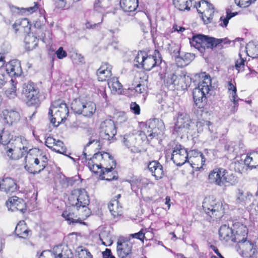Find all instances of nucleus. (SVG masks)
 <instances>
[{
	"mask_svg": "<svg viewBox=\"0 0 258 258\" xmlns=\"http://www.w3.org/2000/svg\"><path fill=\"white\" fill-rule=\"evenodd\" d=\"M28 141L23 137L17 136L12 140L9 145L5 147L4 150L7 156L13 160L19 159L27 153L25 157V169L33 174L39 173L47 164L45 156L34 157L28 151H31Z\"/></svg>",
	"mask_w": 258,
	"mask_h": 258,
	"instance_id": "1",
	"label": "nucleus"
},
{
	"mask_svg": "<svg viewBox=\"0 0 258 258\" xmlns=\"http://www.w3.org/2000/svg\"><path fill=\"white\" fill-rule=\"evenodd\" d=\"M90 131L92 135L91 137L89 142L86 145L84 151H83L84 156L86 158H87V154L85 151L88 147L92 145L93 147L95 148H100L101 146L100 145V139L110 141L113 138L116 134L115 124L113 121L111 119H106L101 123L99 139L94 138L96 136V134L93 130L91 129Z\"/></svg>",
	"mask_w": 258,
	"mask_h": 258,
	"instance_id": "2",
	"label": "nucleus"
},
{
	"mask_svg": "<svg viewBox=\"0 0 258 258\" xmlns=\"http://www.w3.org/2000/svg\"><path fill=\"white\" fill-rule=\"evenodd\" d=\"M70 204L76 207L79 216L88 217L89 210L87 206L90 203L89 198L85 189H75L72 191L69 198Z\"/></svg>",
	"mask_w": 258,
	"mask_h": 258,
	"instance_id": "3",
	"label": "nucleus"
},
{
	"mask_svg": "<svg viewBox=\"0 0 258 258\" xmlns=\"http://www.w3.org/2000/svg\"><path fill=\"white\" fill-rule=\"evenodd\" d=\"M69 113V109L65 103L60 100L53 102L48 112L49 116L52 117L50 122L54 126H58L60 122L66 119Z\"/></svg>",
	"mask_w": 258,
	"mask_h": 258,
	"instance_id": "4",
	"label": "nucleus"
},
{
	"mask_svg": "<svg viewBox=\"0 0 258 258\" xmlns=\"http://www.w3.org/2000/svg\"><path fill=\"white\" fill-rule=\"evenodd\" d=\"M222 42L221 39H216L203 34H199L192 37L190 43L192 46L201 53L205 52L206 48H213Z\"/></svg>",
	"mask_w": 258,
	"mask_h": 258,
	"instance_id": "5",
	"label": "nucleus"
},
{
	"mask_svg": "<svg viewBox=\"0 0 258 258\" xmlns=\"http://www.w3.org/2000/svg\"><path fill=\"white\" fill-rule=\"evenodd\" d=\"M71 108L75 113L90 117L95 112L96 105L93 102H87L79 98L73 101Z\"/></svg>",
	"mask_w": 258,
	"mask_h": 258,
	"instance_id": "6",
	"label": "nucleus"
},
{
	"mask_svg": "<svg viewBox=\"0 0 258 258\" xmlns=\"http://www.w3.org/2000/svg\"><path fill=\"white\" fill-rule=\"evenodd\" d=\"M39 91L32 82H28L23 84L22 94L28 106H37L39 104Z\"/></svg>",
	"mask_w": 258,
	"mask_h": 258,
	"instance_id": "7",
	"label": "nucleus"
},
{
	"mask_svg": "<svg viewBox=\"0 0 258 258\" xmlns=\"http://www.w3.org/2000/svg\"><path fill=\"white\" fill-rule=\"evenodd\" d=\"M167 86L173 85L177 90H184L190 86L191 78L184 73L176 76L174 74H170L165 80Z\"/></svg>",
	"mask_w": 258,
	"mask_h": 258,
	"instance_id": "8",
	"label": "nucleus"
},
{
	"mask_svg": "<svg viewBox=\"0 0 258 258\" xmlns=\"http://www.w3.org/2000/svg\"><path fill=\"white\" fill-rule=\"evenodd\" d=\"M209 180L211 183L219 186H227L232 184L228 172L222 168H216L212 171L209 173Z\"/></svg>",
	"mask_w": 258,
	"mask_h": 258,
	"instance_id": "9",
	"label": "nucleus"
},
{
	"mask_svg": "<svg viewBox=\"0 0 258 258\" xmlns=\"http://www.w3.org/2000/svg\"><path fill=\"white\" fill-rule=\"evenodd\" d=\"M191 122L188 114L183 111L178 112L175 123L174 131L179 135L183 136L188 133Z\"/></svg>",
	"mask_w": 258,
	"mask_h": 258,
	"instance_id": "10",
	"label": "nucleus"
},
{
	"mask_svg": "<svg viewBox=\"0 0 258 258\" xmlns=\"http://www.w3.org/2000/svg\"><path fill=\"white\" fill-rule=\"evenodd\" d=\"M203 207L205 212L211 217L213 216L218 218L223 215L224 208L221 202L205 200L203 203Z\"/></svg>",
	"mask_w": 258,
	"mask_h": 258,
	"instance_id": "11",
	"label": "nucleus"
},
{
	"mask_svg": "<svg viewBox=\"0 0 258 258\" xmlns=\"http://www.w3.org/2000/svg\"><path fill=\"white\" fill-rule=\"evenodd\" d=\"M199 13L202 14V18L205 24L211 23L215 13L213 6L206 1H201L199 3Z\"/></svg>",
	"mask_w": 258,
	"mask_h": 258,
	"instance_id": "12",
	"label": "nucleus"
},
{
	"mask_svg": "<svg viewBox=\"0 0 258 258\" xmlns=\"http://www.w3.org/2000/svg\"><path fill=\"white\" fill-rule=\"evenodd\" d=\"M71 254L70 250L67 246L58 245L54 247L52 251H43L39 258H69V255Z\"/></svg>",
	"mask_w": 258,
	"mask_h": 258,
	"instance_id": "13",
	"label": "nucleus"
},
{
	"mask_svg": "<svg viewBox=\"0 0 258 258\" xmlns=\"http://www.w3.org/2000/svg\"><path fill=\"white\" fill-rule=\"evenodd\" d=\"M171 159L178 166L188 161V154L187 150L180 144H176L172 148Z\"/></svg>",
	"mask_w": 258,
	"mask_h": 258,
	"instance_id": "14",
	"label": "nucleus"
},
{
	"mask_svg": "<svg viewBox=\"0 0 258 258\" xmlns=\"http://www.w3.org/2000/svg\"><path fill=\"white\" fill-rule=\"evenodd\" d=\"M122 142L123 145L133 153L140 152L141 140L138 134L129 133L124 135Z\"/></svg>",
	"mask_w": 258,
	"mask_h": 258,
	"instance_id": "15",
	"label": "nucleus"
},
{
	"mask_svg": "<svg viewBox=\"0 0 258 258\" xmlns=\"http://www.w3.org/2000/svg\"><path fill=\"white\" fill-rule=\"evenodd\" d=\"M242 232L240 226L236 231L235 235L233 234V230L226 225H222L219 230L220 239L225 240L226 242L229 241L232 242L237 241V239H239V237H240Z\"/></svg>",
	"mask_w": 258,
	"mask_h": 258,
	"instance_id": "16",
	"label": "nucleus"
},
{
	"mask_svg": "<svg viewBox=\"0 0 258 258\" xmlns=\"http://www.w3.org/2000/svg\"><path fill=\"white\" fill-rule=\"evenodd\" d=\"M148 124L149 130L147 132L146 136L151 139L157 137L164 128L163 122L156 118L150 119Z\"/></svg>",
	"mask_w": 258,
	"mask_h": 258,
	"instance_id": "17",
	"label": "nucleus"
},
{
	"mask_svg": "<svg viewBox=\"0 0 258 258\" xmlns=\"http://www.w3.org/2000/svg\"><path fill=\"white\" fill-rule=\"evenodd\" d=\"M161 61L160 53L159 51L155 50L153 55L145 56L142 68L147 71H150L156 66L159 65Z\"/></svg>",
	"mask_w": 258,
	"mask_h": 258,
	"instance_id": "18",
	"label": "nucleus"
},
{
	"mask_svg": "<svg viewBox=\"0 0 258 258\" xmlns=\"http://www.w3.org/2000/svg\"><path fill=\"white\" fill-rule=\"evenodd\" d=\"M240 229L242 231L239 237V239H237L238 247L245 252H250L252 251L253 247V243L246 240V236L247 234V229L246 227L243 225L240 226Z\"/></svg>",
	"mask_w": 258,
	"mask_h": 258,
	"instance_id": "19",
	"label": "nucleus"
},
{
	"mask_svg": "<svg viewBox=\"0 0 258 258\" xmlns=\"http://www.w3.org/2000/svg\"><path fill=\"white\" fill-rule=\"evenodd\" d=\"M6 204L9 209L12 211L17 210L24 213L26 210V204L24 200L16 196L10 198Z\"/></svg>",
	"mask_w": 258,
	"mask_h": 258,
	"instance_id": "20",
	"label": "nucleus"
},
{
	"mask_svg": "<svg viewBox=\"0 0 258 258\" xmlns=\"http://www.w3.org/2000/svg\"><path fill=\"white\" fill-rule=\"evenodd\" d=\"M1 116L4 122L9 125H13L17 123L20 118L18 112L8 109L4 110L2 112Z\"/></svg>",
	"mask_w": 258,
	"mask_h": 258,
	"instance_id": "21",
	"label": "nucleus"
},
{
	"mask_svg": "<svg viewBox=\"0 0 258 258\" xmlns=\"http://www.w3.org/2000/svg\"><path fill=\"white\" fill-rule=\"evenodd\" d=\"M147 168L156 180L160 179L163 177L164 175L163 166L158 161H150L148 164Z\"/></svg>",
	"mask_w": 258,
	"mask_h": 258,
	"instance_id": "22",
	"label": "nucleus"
},
{
	"mask_svg": "<svg viewBox=\"0 0 258 258\" xmlns=\"http://www.w3.org/2000/svg\"><path fill=\"white\" fill-rule=\"evenodd\" d=\"M6 71L12 77L20 76L22 73L20 62L18 60H13L6 66Z\"/></svg>",
	"mask_w": 258,
	"mask_h": 258,
	"instance_id": "23",
	"label": "nucleus"
},
{
	"mask_svg": "<svg viewBox=\"0 0 258 258\" xmlns=\"http://www.w3.org/2000/svg\"><path fill=\"white\" fill-rule=\"evenodd\" d=\"M132 244L128 241H118L117 252L120 258H125L132 253Z\"/></svg>",
	"mask_w": 258,
	"mask_h": 258,
	"instance_id": "24",
	"label": "nucleus"
},
{
	"mask_svg": "<svg viewBox=\"0 0 258 258\" xmlns=\"http://www.w3.org/2000/svg\"><path fill=\"white\" fill-rule=\"evenodd\" d=\"M17 189L16 181L10 177H6L0 181V189L7 193L13 192Z\"/></svg>",
	"mask_w": 258,
	"mask_h": 258,
	"instance_id": "25",
	"label": "nucleus"
},
{
	"mask_svg": "<svg viewBox=\"0 0 258 258\" xmlns=\"http://www.w3.org/2000/svg\"><path fill=\"white\" fill-rule=\"evenodd\" d=\"M76 211H77L76 207L71 206V207L64 211L62 214V216L70 224L77 223L81 220V218L78 216V213L76 212Z\"/></svg>",
	"mask_w": 258,
	"mask_h": 258,
	"instance_id": "26",
	"label": "nucleus"
},
{
	"mask_svg": "<svg viewBox=\"0 0 258 258\" xmlns=\"http://www.w3.org/2000/svg\"><path fill=\"white\" fill-rule=\"evenodd\" d=\"M90 160L96 163H105L107 165L108 164L109 165L115 164V161L113 160V158L109 153L106 152L95 153Z\"/></svg>",
	"mask_w": 258,
	"mask_h": 258,
	"instance_id": "27",
	"label": "nucleus"
},
{
	"mask_svg": "<svg viewBox=\"0 0 258 258\" xmlns=\"http://www.w3.org/2000/svg\"><path fill=\"white\" fill-rule=\"evenodd\" d=\"M111 67L107 63L102 64L97 70V75L99 81L109 80L108 78L111 76Z\"/></svg>",
	"mask_w": 258,
	"mask_h": 258,
	"instance_id": "28",
	"label": "nucleus"
},
{
	"mask_svg": "<svg viewBox=\"0 0 258 258\" xmlns=\"http://www.w3.org/2000/svg\"><path fill=\"white\" fill-rule=\"evenodd\" d=\"M236 201L238 203L245 206L251 202L253 198L252 194L248 191H244L241 189H238L236 192Z\"/></svg>",
	"mask_w": 258,
	"mask_h": 258,
	"instance_id": "29",
	"label": "nucleus"
},
{
	"mask_svg": "<svg viewBox=\"0 0 258 258\" xmlns=\"http://www.w3.org/2000/svg\"><path fill=\"white\" fill-rule=\"evenodd\" d=\"M228 89L230 92L229 98L230 100L233 103V106L232 107L231 111L234 113L235 112L238 106V101L239 98L236 94V88L231 81H229L228 83Z\"/></svg>",
	"mask_w": 258,
	"mask_h": 258,
	"instance_id": "30",
	"label": "nucleus"
},
{
	"mask_svg": "<svg viewBox=\"0 0 258 258\" xmlns=\"http://www.w3.org/2000/svg\"><path fill=\"white\" fill-rule=\"evenodd\" d=\"M199 77L201 80L197 88L204 90L206 93H209L211 87V79L210 76L206 73H203L199 75Z\"/></svg>",
	"mask_w": 258,
	"mask_h": 258,
	"instance_id": "31",
	"label": "nucleus"
},
{
	"mask_svg": "<svg viewBox=\"0 0 258 258\" xmlns=\"http://www.w3.org/2000/svg\"><path fill=\"white\" fill-rule=\"evenodd\" d=\"M208 93H206L204 90L196 87L193 91V98L196 105L199 108H202L204 106L203 102L206 101V95Z\"/></svg>",
	"mask_w": 258,
	"mask_h": 258,
	"instance_id": "32",
	"label": "nucleus"
},
{
	"mask_svg": "<svg viewBox=\"0 0 258 258\" xmlns=\"http://www.w3.org/2000/svg\"><path fill=\"white\" fill-rule=\"evenodd\" d=\"M194 58L195 55L193 54L186 52L179 54L175 58V62L178 67L182 68L188 64Z\"/></svg>",
	"mask_w": 258,
	"mask_h": 258,
	"instance_id": "33",
	"label": "nucleus"
},
{
	"mask_svg": "<svg viewBox=\"0 0 258 258\" xmlns=\"http://www.w3.org/2000/svg\"><path fill=\"white\" fill-rule=\"evenodd\" d=\"M120 6L124 12H134L138 7V0H120Z\"/></svg>",
	"mask_w": 258,
	"mask_h": 258,
	"instance_id": "34",
	"label": "nucleus"
},
{
	"mask_svg": "<svg viewBox=\"0 0 258 258\" xmlns=\"http://www.w3.org/2000/svg\"><path fill=\"white\" fill-rule=\"evenodd\" d=\"M108 209L114 217L121 215L122 214V207L117 200H113L109 202Z\"/></svg>",
	"mask_w": 258,
	"mask_h": 258,
	"instance_id": "35",
	"label": "nucleus"
},
{
	"mask_svg": "<svg viewBox=\"0 0 258 258\" xmlns=\"http://www.w3.org/2000/svg\"><path fill=\"white\" fill-rule=\"evenodd\" d=\"M108 87L113 94H120L121 92L122 85L117 78L113 77L108 82Z\"/></svg>",
	"mask_w": 258,
	"mask_h": 258,
	"instance_id": "36",
	"label": "nucleus"
},
{
	"mask_svg": "<svg viewBox=\"0 0 258 258\" xmlns=\"http://www.w3.org/2000/svg\"><path fill=\"white\" fill-rule=\"evenodd\" d=\"M29 232L24 221H20L15 228V233L20 238H25L28 236Z\"/></svg>",
	"mask_w": 258,
	"mask_h": 258,
	"instance_id": "37",
	"label": "nucleus"
},
{
	"mask_svg": "<svg viewBox=\"0 0 258 258\" xmlns=\"http://www.w3.org/2000/svg\"><path fill=\"white\" fill-rule=\"evenodd\" d=\"M13 135L10 131L5 128L0 130V143L8 146L13 140Z\"/></svg>",
	"mask_w": 258,
	"mask_h": 258,
	"instance_id": "38",
	"label": "nucleus"
},
{
	"mask_svg": "<svg viewBox=\"0 0 258 258\" xmlns=\"http://www.w3.org/2000/svg\"><path fill=\"white\" fill-rule=\"evenodd\" d=\"M194 0H173L174 6L180 11H189Z\"/></svg>",
	"mask_w": 258,
	"mask_h": 258,
	"instance_id": "39",
	"label": "nucleus"
},
{
	"mask_svg": "<svg viewBox=\"0 0 258 258\" xmlns=\"http://www.w3.org/2000/svg\"><path fill=\"white\" fill-rule=\"evenodd\" d=\"M112 165H112L110 167H108V165H106V167H104V169H101L100 170V174H99V176L102 179L111 181L112 180L117 179L116 175H113L112 176L113 173L111 171L113 169Z\"/></svg>",
	"mask_w": 258,
	"mask_h": 258,
	"instance_id": "40",
	"label": "nucleus"
},
{
	"mask_svg": "<svg viewBox=\"0 0 258 258\" xmlns=\"http://www.w3.org/2000/svg\"><path fill=\"white\" fill-rule=\"evenodd\" d=\"M107 164L105 163H96L89 159L88 162V166L90 170L95 173H99L100 174V170L104 169Z\"/></svg>",
	"mask_w": 258,
	"mask_h": 258,
	"instance_id": "41",
	"label": "nucleus"
},
{
	"mask_svg": "<svg viewBox=\"0 0 258 258\" xmlns=\"http://www.w3.org/2000/svg\"><path fill=\"white\" fill-rule=\"evenodd\" d=\"M99 238L105 245H110L112 243V236L109 231H102L99 234Z\"/></svg>",
	"mask_w": 258,
	"mask_h": 258,
	"instance_id": "42",
	"label": "nucleus"
},
{
	"mask_svg": "<svg viewBox=\"0 0 258 258\" xmlns=\"http://www.w3.org/2000/svg\"><path fill=\"white\" fill-rule=\"evenodd\" d=\"M11 82V87L6 91V94L9 98L13 99L17 95L16 85L17 82L14 79H12Z\"/></svg>",
	"mask_w": 258,
	"mask_h": 258,
	"instance_id": "43",
	"label": "nucleus"
},
{
	"mask_svg": "<svg viewBox=\"0 0 258 258\" xmlns=\"http://www.w3.org/2000/svg\"><path fill=\"white\" fill-rule=\"evenodd\" d=\"M226 17H224L223 16L220 17V21L221 23L219 24L220 26L222 27H226L228 24L229 20L237 15V13H232L229 11V10H227L226 11Z\"/></svg>",
	"mask_w": 258,
	"mask_h": 258,
	"instance_id": "44",
	"label": "nucleus"
},
{
	"mask_svg": "<svg viewBox=\"0 0 258 258\" xmlns=\"http://www.w3.org/2000/svg\"><path fill=\"white\" fill-rule=\"evenodd\" d=\"M146 55L147 54L144 51H140L138 53L134 59L135 65L137 67L139 68L140 66L142 67Z\"/></svg>",
	"mask_w": 258,
	"mask_h": 258,
	"instance_id": "45",
	"label": "nucleus"
},
{
	"mask_svg": "<svg viewBox=\"0 0 258 258\" xmlns=\"http://www.w3.org/2000/svg\"><path fill=\"white\" fill-rule=\"evenodd\" d=\"M168 50L172 57H174L175 59L180 54V47L176 44H169Z\"/></svg>",
	"mask_w": 258,
	"mask_h": 258,
	"instance_id": "46",
	"label": "nucleus"
},
{
	"mask_svg": "<svg viewBox=\"0 0 258 258\" xmlns=\"http://www.w3.org/2000/svg\"><path fill=\"white\" fill-rule=\"evenodd\" d=\"M52 150L62 154H65L66 152V148L63 146V143L59 140L56 141Z\"/></svg>",
	"mask_w": 258,
	"mask_h": 258,
	"instance_id": "47",
	"label": "nucleus"
},
{
	"mask_svg": "<svg viewBox=\"0 0 258 258\" xmlns=\"http://www.w3.org/2000/svg\"><path fill=\"white\" fill-rule=\"evenodd\" d=\"M201 158L202 160L197 159L198 157L188 158V162H189L192 165H194L197 166L200 165V163L201 167H202L204 165V163L206 161V159L204 157L203 154L201 156Z\"/></svg>",
	"mask_w": 258,
	"mask_h": 258,
	"instance_id": "48",
	"label": "nucleus"
},
{
	"mask_svg": "<svg viewBox=\"0 0 258 258\" xmlns=\"http://www.w3.org/2000/svg\"><path fill=\"white\" fill-rule=\"evenodd\" d=\"M247 52L248 56L253 58H258V45L249 46Z\"/></svg>",
	"mask_w": 258,
	"mask_h": 258,
	"instance_id": "49",
	"label": "nucleus"
},
{
	"mask_svg": "<svg viewBox=\"0 0 258 258\" xmlns=\"http://www.w3.org/2000/svg\"><path fill=\"white\" fill-rule=\"evenodd\" d=\"M239 58L236 60L234 67L237 70L238 73L243 70L245 60L241 57V55L239 54Z\"/></svg>",
	"mask_w": 258,
	"mask_h": 258,
	"instance_id": "50",
	"label": "nucleus"
},
{
	"mask_svg": "<svg viewBox=\"0 0 258 258\" xmlns=\"http://www.w3.org/2000/svg\"><path fill=\"white\" fill-rule=\"evenodd\" d=\"M71 58L75 63H84L85 62L84 58L81 54L77 52H73L71 54Z\"/></svg>",
	"mask_w": 258,
	"mask_h": 258,
	"instance_id": "51",
	"label": "nucleus"
},
{
	"mask_svg": "<svg viewBox=\"0 0 258 258\" xmlns=\"http://www.w3.org/2000/svg\"><path fill=\"white\" fill-rule=\"evenodd\" d=\"M131 185L133 190L142 188L143 186L142 179L140 178L133 179L131 182Z\"/></svg>",
	"mask_w": 258,
	"mask_h": 258,
	"instance_id": "52",
	"label": "nucleus"
},
{
	"mask_svg": "<svg viewBox=\"0 0 258 258\" xmlns=\"http://www.w3.org/2000/svg\"><path fill=\"white\" fill-rule=\"evenodd\" d=\"M256 0H235V3L240 7L246 8L255 2Z\"/></svg>",
	"mask_w": 258,
	"mask_h": 258,
	"instance_id": "53",
	"label": "nucleus"
},
{
	"mask_svg": "<svg viewBox=\"0 0 258 258\" xmlns=\"http://www.w3.org/2000/svg\"><path fill=\"white\" fill-rule=\"evenodd\" d=\"M131 110L135 114L139 115L140 113V107L136 102H132L130 104Z\"/></svg>",
	"mask_w": 258,
	"mask_h": 258,
	"instance_id": "54",
	"label": "nucleus"
},
{
	"mask_svg": "<svg viewBox=\"0 0 258 258\" xmlns=\"http://www.w3.org/2000/svg\"><path fill=\"white\" fill-rule=\"evenodd\" d=\"M188 158L198 157L197 159L202 160L201 156L203 154L201 152H198L196 150L190 151L188 153Z\"/></svg>",
	"mask_w": 258,
	"mask_h": 258,
	"instance_id": "55",
	"label": "nucleus"
},
{
	"mask_svg": "<svg viewBox=\"0 0 258 258\" xmlns=\"http://www.w3.org/2000/svg\"><path fill=\"white\" fill-rule=\"evenodd\" d=\"M56 141V140L55 139L52 137H48L45 140V145L49 148L52 149Z\"/></svg>",
	"mask_w": 258,
	"mask_h": 258,
	"instance_id": "56",
	"label": "nucleus"
},
{
	"mask_svg": "<svg viewBox=\"0 0 258 258\" xmlns=\"http://www.w3.org/2000/svg\"><path fill=\"white\" fill-rule=\"evenodd\" d=\"M57 57L59 59H62L67 56V54L66 51L63 49L62 47H60L55 52Z\"/></svg>",
	"mask_w": 258,
	"mask_h": 258,
	"instance_id": "57",
	"label": "nucleus"
},
{
	"mask_svg": "<svg viewBox=\"0 0 258 258\" xmlns=\"http://www.w3.org/2000/svg\"><path fill=\"white\" fill-rule=\"evenodd\" d=\"M79 258H92V256L87 249H82L79 253Z\"/></svg>",
	"mask_w": 258,
	"mask_h": 258,
	"instance_id": "58",
	"label": "nucleus"
},
{
	"mask_svg": "<svg viewBox=\"0 0 258 258\" xmlns=\"http://www.w3.org/2000/svg\"><path fill=\"white\" fill-rule=\"evenodd\" d=\"M59 182L64 188H67L70 184L69 179L64 176L60 177Z\"/></svg>",
	"mask_w": 258,
	"mask_h": 258,
	"instance_id": "59",
	"label": "nucleus"
},
{
	"mask_svg": "<svg viewBox=\"0 0 258 258\" xmlns=\"http://www.w3.org/2000/svg\"><path fill=\"white\" fill-rule=\"evenodd\" d=\"M252 157L250 156H247L246 158L244 159V164L251 168L255 167L256 166L252 164Z\"/></svg>",
	"mask_w": 258,
	"mask_h": 258,
	"instance_id": "60",
	"label": "nucleus"
},
{
	"mask_svg": "<svg viewBox=\"0 0 258 258\" xmlns=\"http://www.w3.org/2000/svg\"><path fill=\"white\" fill-rule=\"evenodd\" d=\"M135 89L136 92L139 94L144 93L146 91V88L145 85L140 83L137 85Z\"/></svg>",
	"mask_w": 258,
	"mask_h": 258,
	"instance_id": "61",
	"label": "nucleus"
},
{
	"mask_svg": "<svg viewBox=\"0 0 258 258\" xmlns=\"http://www.w3.org/2000/svg\"><path fill=\"white\" fill-rule=\"evenodd\" d=\"M32 39L34 40V42H25L26 44V48L29 50L33 49L37 45V42H35L36 38L32 36Z\"/></svg>",
	"mask_w": 258,
	"mask_h": 258,
	"instance_id": "62",
	"label": "nucleus"
},
{
	"mask_svg": "<svg viewBox=\"0 0 258 258\" xmlns=\"http://www.w3.org/2000/svg\"><path fill=\"white\" fill-rule=\"evenodd\" d=\"M7 81V77L5 74L0 73V89L6 84Z\"/></svg>",
	"mask_w": 258,
	"mask_h": 258,
	"instance_id": "63",
	"label": "nucleus"
},
{
	"mask_svg": "<svg viewBox=\"0 0 258 258\" xmlns=\"http://www.w3.org/2000/svg\"><path fill=\"white\" fill-rule=\"evenodd\" d=\"M103 258H115V257L112 255L111 250L106 248V250L102 252Z\"/></svg>",
	"mask_w": 258,
	"mask_h": 258,
	"instance_id": "64",
	"label": "nucleus"
}]
</instances>
